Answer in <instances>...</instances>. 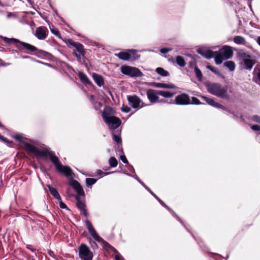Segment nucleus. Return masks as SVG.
<instances>
[{"instance_id":"nucleus-38","label":"nucleus","mask_w":260,"mask_h":260,"mask_svg":"<svg viewBox=\"0 0 260 260\" xmlns=\"http://www.w3.org/2000/svg\"><path fill=\"white\" fill-rule=\"evenodd\" d=\"M250 127L253 131H260V126L257 124L251 125Z\"/></svg>"},{"instance_id":"nucleus-32","label":"nucleus","mask_w":260,"mask_h":260,"mask_svg":"<svg viewBox=\"0 0 260 260\" xmlns=\"http://www.w3.org/2000/svg\"><path fill=\"white\" fill-rule=\"evenodd\" d=\"M109 164L110 167H115L117 166V160L114 157H111L109 160Z\"/></svg>"},{"instance_id":"nucleus-1","label":"nucleus","mask_w":260,"mask_h":260,"mask_svg":"<svg viewBox=\"0 0 260 260\" xmlns=\"http://www.w3.org/2000/svg\"><path fill=\"white\" fill-rule=\"evenodd\" d=\"M34 154L37 157H48L58 172L63 174L67 177L72 176V171L70 168L62 165L59 158L53 151L48 150H40L37 148Z\"/></svg>"},{"instance_id":"nucleus-24","label":"nucleus","mask_w":260,"mask_h":260,"mask_svg":"<svg viewBox=\"0 0 260 260\" xmlns=\"http://www.w3.org/2000/svg\"><path fill=\"white\" fill-rule=\"evenodd\" d=\"M158 94H159V95H161L166 98H172L174 95V93L173 92L162 90L158 91Z\"/></svg>"},{"instance_id":"nucleus-54","label":"nucleus","mask_w":260,"mask_h":260,"mask_svg":"<svg viewBox=\"0 0 260 260\" xmlns=\"http://www.w3.org/2000/svg\"><path fill=\"white\" fill-rule=\"evenodd\" d=\"M211 71L215 73H217L218 72L217 69L215 68H213V69L211 70Z\"/></svg>"},{"instance_id":"nucleus-56","label":"nucleus","mask_w":260,"mask_h":260,"mask_svg":"<svg viewBox=\"0 0 260 260\" xmlns=\"http://www.w3.org/2000/svg\"><path fill=\"white\" fill-rule=\"evenodd\" d=\"M213 68L212 66H207V68L209 70H210V71H211L212 69H213Z\"/></svg>"},{"instance_id":"nucleus-15","label":"nucleus","mask_w":260,"mask_h":260,"mask_svg":"<svg viewBox=\"0 0 260 260\" xmlns=\"http://www.w3.org/2000/svg\"><path fill=\"white\" fill-rule=\"evenodd\" d=\"M71 185L74 187L76 190L77 191V193L80 195L82 196L84 194V191L80 185V184L79 183V182L76 180H73L71 183Z\"/></svg>"},{"instance_id":"nucleus-40","label":"nucleus","mask_w":260,"mask_h":260,"mask_svg":"<svg viewBox=\"0 0 260 260\" xmlns=\"http://www.w3.org/2000/svg\"><path fill=\"white\" fill-rule=\"evenodd\" d=\"M110 173V172L105 173V172H104L100 170H98L96 171L97 175H99V176H104L108 175Z\"/></svg>"},{"instance_id":"nucleus-47","label":"nucleus","mask_w":260,"mask_h":260,"mask_svg":"<svg viewBox=\"0 0 260 260\" xmlns=\"http://www.w3.org/2000/svg\"><path fill=\"white\" fill-rule=\"evenodd\" d=\"M0 140H1L2 141L5 143H9V140L7 138L2 136L1 135H0Z\"/></svg>"},{"instance_id":"nucleus-35","label":"nucleus","mask_w":260,"mask_h":260,"mask_svg":"<svg viewBox=\"0 0 260 260\" xmlns=\"http://www.w3.org/2000/svg\"><path fill=\"white\" fill-rule=\"evenodd\" d=\"M251 119L254 122L260 123V116L254 115L251 117Z\"/></svg>"},{"instance_id":"nucleus-7","label":"nucleus","mask_w":260,"mask_h":260,"mask_svg":"<svg viewBox=\"0 0 260 260\" xmlns=\"http://www.w3.org/2000/svg\"><path fill=\"white\" fill-rule=\"evenodd\" d=\"M129 104L134 109H139L145 106L142 101L137 95H128L127 96Z\"/></svg>"},{"instance_id":"nucleus-50","label":"nucleus","mask_w":260,"mask_h":260,"mask_svg":"<svg viewBox=\"0 0 260 260\" xmlns=\"http://www.w3.org/2000/svg\"><path fill=\"white\" fill-rule=\"evenodd\" d=\"M115 260H124L123 258L119 254H117L115 257Z\"/></svg>"},{"instance_id":"nucleus-53","label":"nucleus","mask_w":260,"mask_h":260,"mask_svg":"<svg viewBox=\"0 0 260 260\" xmlns=\"http://www.w3.org/2000/svg\"><path fill=\"white\" fill-rule=\"evenodd\" d=\"M257 77L258 80V81H257V82L260 85V71L258 72V73L257 74Z\"/></svg>"},{"instance_id":"nucleus-5","label":"nucleus","mask_w":260,"mask_h":260,"mask_svg":"<svg viewBox=\"0 0 260 260\" xmlns=\"http://www.w3.org/2000/svg\"><path fill=\"white\" fill-rule=\"evenodd\" d=\"M122 74L131 77H142L143 73L137 68L128 66H122L120 68Z\"/></svg>"},{"instance_id":"nucleus-48","label":"nucleus","mask_w":260,"mask_h":260,"mask_svg":"<svg viewBox=\"0 0 260 260\" xmlns=\"http://www.w3.org/2000/svg\"><path fill=\"white\" fill-rule=\"evenodd\" d=\"M0 140H1L2 141L5 143H9V140L7 138L2 136L1 135H0Z\"/></svg>"},{"instance_id":"nucleus-58","label":"nucleus","mask_w":260,"mask_h":260,"mask_svg":"<svg viewBox=\"0 0 260 260\" xmlns=\"http://www.w3.org/2000/svg\"><path fill=\"white\" fill-rule=\"evenodd\" d=\"M128 51L133 53H134L136 52V50L134 49L129 50Z\"/></svg>"},{"instance_id":"nucleus-4","label":"nucleus","mask_w":260,"mask_h":260,"mask_svg":"<svg viewBox=\"0 0 260 260\" xmlns=\"http://www.w3.org/2000/svg\"><path fill=\"white\" fill-rule=\"evenodd\" d=\"M233 55V52L232 48L224 46L217 51V56L216 57V64H220L225 59L231 58Z\"/></svg>"},{"instance_id":"nucleus-37","label":"nucleus","mask_w":260,"mask_h":260,"mask_svg":"<svg viewBox=\"0 0 260 260\" xmlns=\"http://www.w3.org/2000/svg\"><path fill=\"white\" fill-rule=\"evenodd\" d=\"M90 98H91V101L92 102V103L93 104H94V107H95V108L101 107L102 104L101 103H94L93 96L92 95L90 96Z\"/></svg>"},{"instance_id":"nucleus-57","label":"nucleus","mask_w":260,"mask_h":260,"mask_svg":"<svg viewBox=\"0 0 260 260\" xmlns=\"http://www.w3.org/2000/svg\"><path fill=\"white\" fill-rule=\"evenodd\" d=\"M257 42L260 45V37H258L257 39Z\"/></svg>"},{"instance_id":"nucleus-49","label":"nucleus","mask_w":260,"mask_h":260,"mask_svg":"<svg viewBox=\"0 0 260 260\" xmlns=\"http://www.w3.org/2000/svg\"><path fill=\"white\" fill-rule=\"evenodd\" d=\"M192 99V102L194 104H197V105L200 104L199 100L198 99H197L196 98L193 97Z\"/></svg>"},{"instance_id":"nucleus-55","label":"nucleus","mask_w":260,"mask_h":260,"mask_svg":"<svg viewBox=\"0 0 260 260\" xmlns=\"http://www.w3.org/2000/svg\"><path fill=\"white\" fill-rule=\"evenodd\" d=\"M14 16V14L12 13H9L7 15V18H9L11 16Z\"/></svg>"},{"instance_id":"nucleus-27","label":"nucleus","mask_w":260,"mask_h":260,"mask_svg":"<svg viewBox=\"0 0 260 260\" xmlns=\"http://www.w3.org/2000/svg\"><path fill=\"white\" fill-rule=\"evenodd\" d=\"M176 61L177 63L181 67H184L186 64L184 59L181 56H177L176 57Z\"/></svg>"},{"instance_id":"nucleus-34","label":"nucleus","mask_w":260,"mask_h":260,"mask_svg":"<svg viewBox=\"0 0 260 260\" xmlns=\"http://www.w3.org/2000/svg\"><path fill=\"white\" fill-rule=\"evenodd\" d=\"M77 206L78 208L81 210H83V209H85V204L82 202L80 201H78L77 202Z\"/></svg>"},{"instance_id":"nucleus-23","label":"nucleus","mask_w":260,"mask_h":260,"mask_svg":"<svg viewBox=\"0 0 260 260\" xmlns=\"http://www.w3.org/2000/svg\"><path fill=\"white\" fill-rule=\"evenodd\" d=\"M140 183L147 190H148L159 202V203L162 205L163 206H165L166 207H167L169 210H170V209L168 207H167L165 204V203L161 201L160 200L153 192H152L151 191V190L148 187H147L144 184V183L141 182L138 179H137Z\"/></svg>"},{"instance_id":"nucleus-20","label":"nucleus","mask_w":260,"mask_h":260,"mask_svg":"<svg viewBox=\"0 0 260 260\" xmlns=\"http://www.w3.org/2000/svg\"><path fill=\"white\" fill-rule=\"evenodd\" d=\"M154 86L157 88H174V86L172 84H166L162 83H154Z\"/></svg>"},{"instance_id":"nucleus-63","label":"nucleus","mask_w":260,"mask_h":260,"mask_svg":"<svg viewBox=\"0 0 260 260\" xmlns=\"http://www.w3.org/2000/svg\"><path fill=\"white\" fill-rule=\"evenodd\" d=\"M1 66V64H0V66Z\"/></svg>"},{"instance_id":"nucleus-60","label":"nucleus","mask_w":260,"mask_h":260,"mask_svg":"<svg viewBox=\"0 0 260 260\" xmlns=\"http://www.w3.org/2000/svg\"><path fill=\"white\" fill-rule=\"evenodd\" d=\"M27 248L28 249H29L30 250H31L32 251H34V249H31V248H30V247H28V246H27Z\"/></svg>"},{"instance_id":"nucleus-39","label":"nucleus","mask_w":260,"mask_h":260,"mask_svg":"<svg viewBox=\"0 0 260 260\" xmlns=\"http://www.w3.org/2000/svg\"><path fill=\"white\" fill-rule=\"evenodd\" d=\"M113 140L117 143H119L121 142V138L120 137L116 135H115L114 134H113Z\"/></svg>"},{"instance_id":"nucleus-8","label":"nucleus","mask_w":260,"mask_h":260,"mask_svg":"<svg viewBox=\"0 0 260 260\" xmlns=\"http://www.w3.org/2000/svg\"><path fill=\"white\" fill-rule=\"evenodd\" d=\"M85 224L89 233L94 240H95L99 242H104L103 239L98 235V234L96 233V231H95L94 229L93 228L89 221L86 220L85 221Z\"/></svg>"},{"instance_id":"nucleus-16","label":"nucleus","mask_w":260,"mask_h":260,"mask_svg":"<svg viewBox=\"0 0 260 260\" xmlns=\"http://www.w3.org/2000/svg\"><path fill=\"white\" fill-rule=\"evenodd\" d=\"M92 76L94 81L98 86H101L104 85V79L102 76L95 73H93Z\"/></svg>"},{"instance_id":"nucleus-25","label":"nucleus","mask_w":260,"mask_h":260,"mask_svg":"<svg viewBox=\"0 0 260 260\" xmlns=\"http://www.w3.org/2000/svg\"><path fill=\"white\" fill-rule=\"evenodd\" d=\"M233 41L237 44H245L246 43L245 39L239 36L235 37L233 39Z\"/></svg>"},{"instance_id":"nucleus-18","label":"nucleus","mask_w":260,"mask_h":260,"mask_svg":"<svg viewBox=\"0 0 260 260\" xmlns=\"http://www.w3.org/2000/svg\"><path fill=\"white\" fill-rule=\"evenodd\" d=\"M115 55L118 57L119 59L123 60H128L131 57V55L126 52H120L115 54Z\"/></svg>"},{"instance_id":"nucleus-17","label":"nucleus","mask_w":260,"mask_h":260,"mask_svg":"<svg viewBox=\"0 0 260 260\" xmlns=\"http://www.w3.org/2000/svg\"><path fill=\"white\" fill-rule=\"evenodd\" d=\"M47 186L51 194L57 200H60L61 197L59 194L57 190L56 189V188L51 186L50 185H48Z\"/></svg>"},{"instance_id":"nucleus-22","label":"nucleus","mask_w":260,"mask_h":260,"mask_svg":"<svg viewBox=\"0 0 260 260\" xmlns=\"http://www.w3.org/2000/svg\"><path fill=\"white\" fill-rule=\"evenodd\" d=\"M78 76L81 81V82L84 84H88L90 83V81L87 78V76L82 72H79Z\"/></svg>"},{"instance_id":"nucleus-11","label":"nucleus","mask_w":260,"mask_h":260,"mask_svg":"<svg viewBox=\"0 0 260 260\" xmlns=\"http://www.w3.org/2000/svg\"><path fill=\"white\" fill-rule=\"evenodd\" d=\"M241 57L245 64V68L247 70H251L253 66L255 63V60L249 59L248 58L250 57V56L245 53L242 54Z\"/></svg>"},{"instance_id":"nucleus-28","label":"nucleus","mask_w":260,"mask_h":260,"mask_svg":"<svg viewBox=\"0 0 260 260\" xmlns=\"http://www.w3.org/2000/svg\"><path fill=\"white\" fill-rule=\"evenodd\" d=\"M156 72L162 76L166 77L169 75V73L168 71L165 70L162 68H157L156 69Z\"/></svg>"},{"instance_id":"nucleus-3","label":"nucleus","mask_w":260,"mask_h":260,"mask_svg":"<svg viewBox=\"0 0 260 260\" xmlns=\"http://www.w3.org/2000/svg\"><path fill=\"white\" fill-rule=\"evenodd\" d=\"M206 85L210 93L223 99H229L230 95L227 86H222L217 83H207Z\"/></svg>"},{"instance_id":"nucleus-29","label":"nucleus","mask_w":260,"mask_h":260,"mask_svg":"<svg viewBox=\"0 0 260 260\" xmlns=\"http://www.w3.org/2000/svg\"><path fill=\"white\" fill-rule=\"evenodd\" d=\"M74 47L76 49L77 51L81 54L83 55L84 53V51L83 49V47L82 44L79 43L77 42Z\"/></svg>"},{"instance_id":"nucleus-30","label":"nucleus","mask_w":260,"mask_h":260,"mask_svg":"<svg viewBox=\"0 0 260 260\" xmlns=\"http://www.w3.org/2000/svg\"><path fill=\"white\" fill-rule=\"evenodd\" d=\"M3 40L5 42H6L7 43H9V44H11L12 43H20V41H19L17 39H16L14 38H8L7 37H3Z\"/></svg>"},{"instance_id":"nucleus-19","label":"nucleus","mask_w":260,"mask_h":260,"mask_svg":"<svg viewBox=\"0 0 260 260\" xmlns=\"http://www.w3.org/2000/svg\"><path fill=\"white\" fill-rule=\"evenodd\" d=\"M20 44L22 45L24 48L29 50L31 52H35L37 50V48L35 46L28 43L20 41Z\"/></svg>"},{"instance_id":"nucleus-12","label":"nucleus","mask_w":260,"mask_h":260,"mask_svg":"<svg viewBox=\"0 0 260 260\" xmlns=\"http://www.w3.org/2000/svg\"><path fill=\"white\" fill-rule=\"evenodd\" d=\"M175 103L177 105H187L190 104V100L188 95L181 94L176 97Z\"/></svg>"},{"instance_id":"nucleus-59","label":"nucleus","mask_w":260,"mask_h":260,"mask_svg":"<svg viewBox=\"0 0 260 260\" xmlns=\"http://www.w3.org/2000/svg\"><path fill=\"white\" fill-rule=\"evenodd\" d=\"M75 55H76V56L77 58H80V55H78V54H77V53H76V54H75Z\"/></svg>"},{"instance_id":"nucleus-31","label":"nucleus","mask_w":260,"mask_h":260,"mask_svg":"<svg viewBox=\"0 0 260 260\" xmlns=\"http://www.w3.org/2000/svg\"><path fill=\"white\" fill-rule=\"evenodd\" d=\"M194 72L196 77L198 79V80L199 81H202L203 77L202 73L201 70L197 66H195L194 67Z\"/></svg>"},{"instance_id":"nucleus-41","label":"nucleus","mask_w":260,"mask_h":260,"mask_svg":"<svg viewBox=\"0 0 260 260\" xmlns=\"http://www.w3.org/2000/svg\"><path fill=\"white\" fill-rule=\"evenodd\" d=\"M172 50L171 48H164L160 50V52L162 54H166Z\"/></svg>"},{"instance_id":"nucleus-6","label":"nucleus","mask_w":260,"mask_h":260,"mask_svg":"<svg viewBox=\"0 0 260 260\" xmlns=\"http://www.w3.org/2000/svg\"><path fill=\"white\" fill-rule=\"evenodd\" d=\"M79 256L82 260H92L93 253L89 248L85 244H82L79 247Z\"/></svg>"},{"instance_id":"nucleus-52","label":"nucleus","mask_w":260,"mask_h":260,"mask_svg":"<svg viewBox=\"0 0 260 260\" xmlns=\"http://www.w3.org/2000/svg\"><path fill=\"white\" fill-rule=\"evenodd\" d=\"M82 212H83V214L84 215V216L87 217V215H88V213H87V210L84 209H83V210H82Z\"/></svg>"},{"instance_id":"nucleus-44","label":"nucleus","mask_w":260,"mask_h":260,"mask_svg":"<svg viewBox=\"0 0 260 260\" xmlns=\"http://www.w3.org/2000/svg\"><path fill=\"white\" fill-rule=\"evenodd\" d=\"M14 138L16 140H18L19 141L22 142L23 143L24 142L23 141L22 137L21 136H20V135H15V136H14Z\"/></svg>"},{"instance_id":"nucleus-61","label":"nucleus","mask_w":260,"mask_h":260,"mask_svg":"<svg viewBox=\"0 0 260 260\" xmlns=\"http://www.w3.org/2000/svg\"><path fill=\"white\" fill-rule=\"evenodd\" d=\"M27 248L28 249H29L30 250H31L32 251H34V249H31V248H30V247H28V246H27Z\"/></svg>"},{"instance_id":"nucleus-45","label":"nucleus","mask_w":260,"mask_h":260,"mask_svg":"<svg viewBox=\"0 0 260 260\" xmlns=\"http://www.w3.org/2000/svg\"><path fill=\"white\" fill-rule=\"evenodd\" d=\"M120 159L121 160V161L124 163V164H128V161L126 158V157L125 156V155H121L120 156Z\"/></svg>"},{"instance_id":"nucleus-21","label":"nucleus","mask_w":260,"mask_h":260,"mask_svg":"<svg viewBox=\"0 0 260 260\" xmlns=\"http://www.w3.org/2000/svg\"><path fill=\"white\" fill-rule=\"evenodd\" d=\"M23 144L24 148L27 151L31 152L34 154L35 151L37 148L36 147H35L32 144H30L26 142H23Z\"/></svg>"},{"instance_id":"nucleus-51","label":"nucleus","mask_w":260,"mask_h":260,"mask_svg":"<svg viewBox=\"0 0 260 260\" xmlns=\"http://www.w3.org/2000/svg\"><path fill=\"white\" fill-rule=\"evenodd\" d=\"M51 31L52 34L56 36L58 35L59 34L58 30L56 29H51Z\"/></svg>"},{"instance_id":"nucleus-36","label":"nucleus","mask_w":260,"mask_h":260,"mask_svg":"<svg viewBox=\"0 0 260 260\" xmlns=\"http://www.w3.org/2000/svg\"><path fill=\"white\" fill-rule=\"evenodd\" d=\"M89 243L90 244V245H91V247L93 249H97L98 248V245L96 244V243L95 241H94L93 240H92L90 238L89 239Z\"/></svg>"},{"instance_id":"nucleus-2","label":"nucleus","mask_w":260,"mask_h":260,"mask_svg":"<svg viewBox=\"0 0 260 260\" xmlns=\"http://www.w3.org/2000/svg\"><path fill=\"white\" fill-rule=\"evenodd\" d=\"M114 111L110 107H105L102 113V117L109 128L113 131L120 126L121 120L114 116Z\"/></svg>"},{"instance_id":"nucleus-26","label":"nucleus","mask_w":260,"mask_h":260,"mask_svg":"<svg viewBox=\"0 0 260 260\" xmlns=\"http://www.w3.org/2000/svg\"><path fill=\"white\" fill-rule=\"evenodd\" d=\"M224 66L228 68L230 71H233L235 69V64L233 61H227L224 63Z\"/></svg>"},{"instance_id":"nucleus-43","label":"nucleus","mask_w":260,"mask_h":260,"mask_svg":"<svg viewBox=\"0 0 260 260\" xmlns=\"http://www.w3.org/2000/svg\"><path fill=\"white\" fill-rule=\"evenodd\" d=\"M121 110L125 113H128L131 111V108L127 106H125L122 107Z\"/></svg>"},{"instance_id":"nucleus-13","label":"nucleus","mask_w":260,"mask_h":260,"mask_svg":"<svg viewBox=\"0 0 260 260\" xmlns=\"http://www.w3.org/2000/svg\"><path fill=\"white\" fill-rule=\"evenodd\" d=\"M158 91L152 89H149L147 91V96L149 101L152 103H155L158 102L159 97Z\"/></svg>"},{"instance_id":"nucleus-33","label":"nucleus","mask_w":260,"mask_h":260,"mask_svg":"<svg viewBox=\"0 0 260 260\" xmlns=\"http://www.w3.org/2000/svg\"><path fill=\"white\" fill-rule=\"evenodd\" d=\"M96 182V180L93 178H86V183L87 186H89L94 184Z\"/></svg>"},{"instance_id":"nucleus-14","label":"nucleus","mask_w":260,"mask_h":260,"mask_svg":"<svg viewBox=\"0 0 260 260\" xmlns=\"http://www.w3.org/2000/svg\"><path fill=\"white\" fill-rule=\"evenodd\" d=\"M201 98L205 102H206L209 105H210L212 106L213 107L218 108L224 109V107L222 105L216 102L214 100V99L212 98H208V97H206V96H203V95L201 96Z\"/></svg>"},{"instance_id":"nucleus-9","label":"nucleus","mask_w":260,"mask_h":260,"mask_svg":"<svg viewBox=\"0 0 260 260\" xmlns=\"http://www.w3.org/2000/svg\"><path fill=\"white\" fill-rule=\"evenodd\" d=\"M198 53L207 59L214 58L215 62H216V57L217 56V51H213L211 50H204L199 49L198 51Z\"/></svg>"},{"instance_id":"nucleus-42","label":"nucleus","mask_w":260,"mask_h":260,"mask_svg":"<svg viewBox=\"0 0 260 260\" xmlns=\"http://www.w3.org/2000/svg\"><path fill=\"white\" fill-rule=\"evenodd\" d=\"M76 43L77 42H74V41H73L71 39H69L67 41L68 44L70 46H73V47H74V46L75 45Z\"/></svg>"},{"instance_id":"nucleus-62","label":"nucleus","mask_w":260,"mask_h":260,"mask_svg":"<svg viewBox=\"0 0 260 260\" xmlns=\"http://www.w3.org/2000/svg\"><path fill=\"white\" fill-rule=\"evenodd\" d=\"M3 126L2 124L0 122V127H2Z\"/></svg>"},{"instance_id":"nucleus-46","label":"nucleus","mask_w":260,"mask_h":260,"mask_svg":"<svg viewBox=\"0 0 260 260\" xmlns=\"http://www.w3.org/2000/svg\"><path fill=\"white\" fill-rule=\"evenodd\" d=\"M60 202H59V206L62 209H66V208H67V206H66V205L65 204H64L62 201H61V200H59Z\"/></svg>"},{"instance_id":"nucleus-10","label":"nucleus","mask_w":260,"mask_h":260,"mask_svg":"<svg viewBox=\"0 0 260 260\" xmlns=\"http://www.w3.org/2000/svg\"><path fill=\"white\" fill-rule=\"evenodd\" d=\"M48 32V29L46 27L40 26L37 28L35 36L39 40H44L47 37Z\"/></svg>"}]
</instances>
